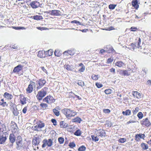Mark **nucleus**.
I'll return each mask as SVG.
<instances>
[{
  "label": "nucleus",
  "mask_w": 151,
  "mask_h": 151,
  "mask_svg": "<svg viewBox=\"0 0 151 151\" xmlns=\"http://www.w3.org/2000/svg\"><path fill=\"white\" fill-rule=\"evenodd\" d=\"M24 142L22 140V138L20 136H18L17 137L16 142L17 150H20L24 148L25 147Z\"/></svg>",
  "instance_id": "1"
},
{
  "label": "nucleus",
  "mask_w": 151,
  "mask_h": 151,
  "mask_svg": "<svg viewBox=\"0 0 151 151\" xmlns=\"http://www.w3.org/2000/svg\"><path fill=\"white\" fill-rule=\"evenodd\" d=\"M48 88L46 87L42 88L40 91H39L37 95V99L39 100H41L47 94Z\"/></svg>",
  "instance_id": "2"
},
{
  "label": "nucleus",
  "mask_w": 151,
  "mask_h": 151,
  "mask_svg": "<svg viewBox=\"0 0 151 151\" xmlns=\"http://www.w3.org/2000/svg\"><path fill=\"white\" fill-rule=\"evenodd\" d=\"M62 112L66 116L70 117L74 116L76 114V113L73 110H70L68 109H65L62 110Z\"/></svg>",
  "instance_id": "3"
},
{
  "label": "nucleus",
  "mask_w": 151,
  "mask_h": 151,
  "mask_svg": "<svg viewBox=\"0 0 151 151\" xmlns=\"http://www.w3.org/2000/svg\"><path fill=\"white\" fill-rule=\"evenodd\" d=\"M8 134L6 132L0 133V144H4L7 139Z\"/></svg>",
  "instance_id": "4"
},
{
  "label": "nucleus",
  "mask_w": 151,
  "mask_h": 151,
  "mask_svg": "<svg viewBox=\"0 0 151 151\" xmlns=\"http://www.w3.org/2000/svg\"><path fill=\"white\" fill-rule=\"evenodd\" d=\"M44 123L40 122H37V125L35 126L34 130L37 131H40L42 130L41 128L44 127Z\"/></svg>",
  "instance_id": "5"
},
{
  "label": "nucleus",
  "mask_w": 151,
  "mask_h": 151,
  "mask_svg": "<svg viewBox=\"0 0 151 151\" xmlns=\"http://www.w3.org/2000/svg\"><path fill=\"white\" fill-rule=\"evenodd\" d=\"M43 101L46 102L48 104H51L55 101V99L50 95L47 96L43 99Z\"/></svg>",
  "instance_id": "6"
},
{
  "label": "nucleus",
  "mask_w": 151,
  "mask_h": 151,
  "mask_svg": "<svg viewBox=\"0 0 151 151\" xmlns=\"http://www.w3.org/2000/svg\"><path fill=\"white\" fill-rule=\"evenodd\" d=\"M43 143L42 147H45L46 145H47L49 147L51 146L52 145L53 142L51 139H49L48 140L45 139L43 140Z\"/></svg>",
  "instance_id": "7"
},
{
  "label": "nucleus",
  "mask_w": 151,
  "mask_h": 151,
  "mask_svg": "<svg viewBox=\"0 0 151 151\" xmlns=\"http://www.w3.org/2000/svg\"><path fill=\"white\" fill-rule=\"evenodd\" d=\"M140 124L142 125L147 127H150L151 125V123L147 118L143 119L141 121H140Z\"/></svg>",
  "instance_id": "8"
},
{
  "label": "nucleus",
  "mask_w": 151,
  "mask_h": 151,
  "mask_svg": "<svg viewBox=\"0 0 151 151\" xmlns=\"http://www.w3.org/2000/svg\"><path fill=\"white\" fill-rule=\"evenodd\" d=\"M35 87V83L33 82H31L30 84L29 85L28 88H27V91L29 93L32 92L33 88Z\"/></svg>",
  "instance_id": "9"
},
{
  "label": "nucleus",
  "mask_w": 151,
  "mask_h": 151,
  "mask_svg": "<svg viewBox=\"0 0 151 151\" xmlns=\"http://www.w3.org/2000/svg\"><path fill=\"white\" fill-rule=\"evenodd\" d=\"M39 86L37 87L38 89L41 88L46 83V81L44 79H40L37 81Z\"/></svg>",
  "instance_id": "10"
},
{
  "label": "nucleus",
  "mask_w": 151,
  "mask_h": 151,
  "mask_svg": "<svg viewBox=\"0 0 151 151\" xmlns=\"http://www.w3.org/2000/svg\"><path fill=\"white\" fill-rule=\"evenodd\" d=\"M7 129L6 125L4 123H2L0 122V132H6Z\"/></svg>",
  "instance_id": "11"
},
{
  "label": "nucleus",
  "mask_w": 151,
  "mask_h": 151,
  "mask_svg": "<svg viewBox=\"0 0 151 151\" xmlns=\"http://www.w3.org/2000/svg\"><path fill=\"white\" fill-rule=\"evenodd\" d=\"M23 66L21 65H19L15 67L13 70L14 73H17L22 70Z\"/></svg>",
  "instance_id": "12"
},
{
  "label": "nucleus",
  "mask_w": 151,
  "mask_h": 151,
  "mask_svg": "<svg viewBox=\"0 0 151 151\" xmlns=\"http://www.w3.org/2000/svg\"><path fill=\"white\" fill-rule=\"evenodd\" d=\"M31 7L34 9L37 8L40 5V3L37 1H32L30 4Z\"/></svg>",
  "instance_id": "13"
},
{
  "label": "nucleus",
  "mask_w": 151,
  "mask_h": 151,
  "mask_svg": "<svg viewBox=\"0 0 151 151\" xmlns=\"http://www.w3.org/2000/svg\"><path fill=\"white\" fill-rule=\"evenodd\" d=\"M37 56L40 58H43L45 57V51L42 50L39 51Z\"/></svg>",
  "instance_id": "14"
},
{
  "label": "nucleus",
  "mask_w": 151,
  "mask_h": 151,
  "mask_svg": "<svg viewBox=\"0 0 151 151\" xmlns=\"http://www.w3.org/2000/svg\"><path fill=\"white\" fill-rule=\"evenodd\" d=\"M9 139L10 142L12 143V145L13 143L15 142V140L14 135L13 134H11L9 136Z\"/></svg>",
  "instance_id": "15"
},
{
  "label": "nucleus",
  "mask_w": 151,
  "mask_h": 151,
  "mask_svg": "<svg viewBox=\"0 0 151 151\" xmlns=\"http://www.w3.org/2000/svg\"><path fill=\"white\" fill-rule=\"evenodd\" d=\"M20 102L22 104L24 105L26 104V99L25 97L22 95H20Z\"/></svg>",
  "instance_id": "16"
},
{
  "label": "nucleus",
  "mask_w": 151,
  "mask_h": 151,
  "mask_svg": "<svg viewBox=\"0 0 151 151\" xmlns=\"http://www.w3.org/2000/svg\"><path fill=\"white\" fill-rule=\"evenodd\" d=\"M132 4L134 8L137 9L139 7L137 0H133L132 2Z\"/></svg>",
  "instance_id": "17"
},
{
  "label": "nucleus",
  "mask_w": 151,
  "mask_h": 151,
  "mask_svg": "<svg viewBox=\"0 0 151 151\" xmlns=\"http://www.w3.org/2000/svg\"><path fill=\"white\" fill-rule=\"evenodd\" d=\"M115 65L119 67H122L124 65V63L121 61L116 62L114 63Z\"/></svg>",
  "instance_id": "18"
},
{
  "label": "nucleus",
  "mask_w": 151,
  "mask_h": 151,
  "mask_svg": "<svg viewBox=\"0 0 151 151\" xmlns=\"http://www.w3.org/2000/svg\"><path fill=\"white\" fill-rule=\"evenodd\" d=\"M40 142V139L38 137H35L33 140L32 143L33 145H36L38 144Z\"/></svg>",
  "instance_id": "19"
},
{
  "label": "nucleus",
  "mask_w": 151,
  "mask_h": 151,
  "mask_svg": "<svg viewBox=\"0 0 151 151\" xmlns=\"http://www.w3.org/2000/svg\"><path fill=\"white\" fill-rule=\"evenodd\" d=\"M4 96L5 98L7 99H11L13 97V96L11 94L7 92H5L4 93Z\"/></svg>",
  "instance_id": "20"
},
{
  "label": "nucleus",
  "mask_w": 151,
  "mask_h": 151,
  "mask_svg": "<svg viewBox=\"0 0 151 151\" xmlns=\"http://www.w3.org/2000/svg\"><path fill=\"white\" fill-rule=\"evenodd\" d=\"M64 67L68 70H72L74 69L73 66L72 65H65Z\"/></svg>",
  "instance_id": "21"
},
{
  "label": "nucleus",
  "mask_w": 151,
  "mask_h": 151,
  "mask_svg": "<svg viewBox=\"0 0 151 151\" xmlns=\"http://www.w3.org/2000/svg\"><path fill=\"white\" fill-rule=\"evenodd\" d=\"M133 96L137 99L141 98V95L137 91H134L133 94Z\"/></svg>",
  "instance_id": "22"
},
{
  "label": "nucleus",
  "mask_w": 151,
  "mask_h": 151,
  "mask_svg": "<svg viewBox=\"0 0 151 151\" xmlns=\"http://www.w3.org/2000/svg\"><path fill=\"white\" fill-rule=\"evenodd\" d=\"M12 111L13 114L15 116H17L18 115L19 112L17 110V107L13 108L11 109Z\"/></svg>",
  "instance_id": "23"
},
{
  "label": "nucleus",
  "mask_w": 151,
  "mask_h": 151,
  "mask_svg": "<svg viewBox=\"0 0 151 151\" xmlns=\"http://www.w3.org/2000/svg\"><path fill=\"white\" fill-rule=\"evenodd\" d=\"M131 111L129 109L125 111H123L122 112V114L125 116L129 115L131 114Z\"/></svg>",
  "instance_id": "24"
},
{
  "label": "nucleus",
  "mask_w": 151,
  "mask_h": 151,
  "mask_svg": "<svg viewBox=\"0 0 151 151\" xmlns=\"http://www.w3.org/2000/svg\"><path fill=\"white\" fill-rule=\"evenodd\" d=\"M60 126L61 128H65L68 126V124L64 121L60 122Z\"/></svg>",
  "instance_id": "25"
},
{
  "label": "nucleus",
  "mask_w": 151,
  "mask_h": 151,
  "mask_svg": "<svg viewBox=\"0 0 151 151\" xmlns=\"http://www.w3.org/2000/svg\"><path fill=\"white\" fill-rule=\"evenodd\" d=\"M33 19L37 20H40L43 19L42 16L40 15H35L33 17Z\"/></svg>",
  "instance_id": "26"
},
{
  "label": "nucleus",
  "mask_w": 151,
  "mask_h": 151,
  "mask_svg": "<svg viewBox=\"0 0 151 151\" xmlns=\"http://www.w3.org/2000/svg\"><path fill=\"white\" fill-rule=\"evenodd\" d=\"M141 146L144 150L147 149L148 148V145L145 143H142L141 144Z\"/></svg>",
  "instance_id": "27"
},
{
  "label": "nucleus",
  "mask_w": 151,
  "mask_h": 151,
  "mask_svg": "<svg viewBox=\"0 0 151 151\" xmlns=\"http://www.w3.org/2000/svg\"><path fill=\"white\" fill-rule=\"evenodd\" d=\"M54 53L55 56L57 57H59L61 55V52L58 50H55Z\"/></svg>",
  "instance_id": "28"
},
{
  "label": "nucleus",
  "mask_w": 151,
  "mask_h": 151,
  "mask_svg": "<svg viewBox=\"0 0 151 151\" xmlns=\"http://www.w3.org/2000/svg\"><path fill=\"white\" fill-rule=\"evenodd\" d=\"M81 121V119L78 117H76L72 119V121L74 122H77L80 123Z\"/></svg>",
  "instance_id": "29"
},
{
  "label": "nucleus",
  "mask_w": 151,
  "mask_h": 151,
  "mask_svg": "<svg viewBox=\"0 0 151 151\" xmlns=\"http://www.w3.org/2000/svg\"><path fill=\"white\" fill-rule=\"evenodd\" d=\"M122 73L124 76H128L130 74V73L127 70H124L122 72Z\"/></svg>",
  "instance_id": "30"
},
{
  "label": "nucleus",
  "mask_w": 151,
  "mask_h": 151,
  "mask_svg": "<svg viewBox=\"0 0 151 151\" xmlns=\"http://www.w3.org/2000/svg\"><path fill=\"white\" fill-rule=\"evenodd\" d=\"M56 108L55 109H54L53 110V111L54 114L57 116H58L60 115L59 111H58V110L56 109Z\"/></svg>",
  "instance_id": "31"
},
{
  "label": "nucleus",
  "mask_w": 151,
  "mask_h": 151,
  "mask_svg": "<svg viewBox=\"0 0 151 151\" xmlns=\"http://www.w3.org/2000/svg\"><path fill=\"white\" fill-rule=\"evenodd\" d=\"M81 134V132L80 129L76 130L74 133V134L76 136H80Z\"/></svg>",
  "instance_id": "32"
},
{
  "label": "nucleus",
  "mask_w": 151,
  "mask_h": 151,
  "mask_svg": "<svg viewBox=\"0 0 151 151\" xmlns=\"http://www.w3.org/2000/svg\"><path fill=\"white\" fill-rule=\"evenodd\" d=\"M92 78L94 80H96L99 78V76L98 75H95L93 74L91 76Z\"/></svg>",
  "instance_id": "33"
},
{
  "label": "nucleus",
  "mask_w": 151,
  "mask_h": 151,
  "mask_svg": "<svg viewBox=\"0 0 151 151\" xmlns=\"http://www.w3.org/2000/svg\"><path fill=\"white\" fill-rule=\"evenodd\" d=\"M137 116L139 119H141L143 117V115L142 112H140L138 113Z\"/></svg>",
  "instance_id": "34"
},
{
  "label": "nucleus",
  "mask_w": 151,
  "mask_h": 151,
  "mask_svg": "<svg viewBox=\"0 0 151 151\" xmlns=\"http://www.w3.org/2000/svg\"><path fill=\"white\" fill-rule=\"evenodd\" d=\"M59 142L60 144H63L64 141V139L62 137H60L58 139Z\"/></svg>",
  "instance_id": "35"
},
{
  "label": "nucleus",
  "mask_w": 151,
  "mask_h": 151,
  "mask_svg": "<svg viewBox=\"0 0 151 151\" xmlns=\"http://www.w3.org/2000/svg\"><path fill=\"white\" fill-rule=\"evenodd\" d=\"M9 105L11 106L10 108L11 109L17 107L16 105L15 104L11 102L9 103Z\"/></svg>",
  "instance_id": "36"
},
{
  "label": "nucleus",
  "mask_w": 151,
  "mask_h": 151,
  "mask_svg": "<svg viewBox=\"0 0 151 151\" xmlns=\"http://www.w3.org/2000/svg\"><path fill=\"white\" fill-rule=\"evenodd\" d=\"M137 135L139 136V138L142 139H144L145 137V134H137Z\"/></svg>",
  "instance_id": "37"
},
{
  "label": "nucleus",
  "mask_w": 151,
  "mask_h": 151,
  "mask_svg": "<svg viewBox=\"0 0 151 151\" xmlns=\"http://www.w3.org/2000/svg\"><path fill=\"white\" fill-rule=\"evenodd\" d=\"M86 147L84 146H82L78 149V150L80 151H83L85 150Z\"/></svg>",
  "instance_id": "38"
},
{
  "label": "nucleus",
  "mask_w": 151,
  "mask_h": 151,
  "mask_svg": "<svg viewBox=\"0 0 151 151\" xmlns=\"http://www.w3.org/2000/svg\"><path fill=\"white\" fill-rule=\"evenodd\" d=\"M47 52H48V55L49 56H50L52 55L53 52V51L52 50L50 49L48 50Z\"/></svg>",
  "instance_id": "39"
},
{
  "label": "nucleus",
  "mask_w": 151,
  "mask_h": 151,
  "mask_svg": "<svg viewBox=\"0 0 151 151\" xmlns=\"http://www.w3.org/2000/svg\"><path fill=\"white\" fill-rule=\"evenodd\" d=\"M139 110V109L138 107H136L135 108V109L133 111V114H135L138 112Z\"/></svg>",
  "instance_id": "40"
},
{
  "label": "nucleus",
  "mask_w": 151,
  "mask_h": 151,
  "mask_svg": "<svg viewBox=\"0 0 151 151\" xmlns=\"http://www.w3.org/2000/svg\"><path fill=\"white\" fill-rule=\"evenodd\" d=\"M116 6V5L115 4H110L109 6V8L110 9H113L115 8Z\"/></svg>",
  "instance_id": "41"
},
{
  "label": "nucleus",
  "mask_w": 151,
  "mask_h": 151,
  "mask_svg": "<svg viewBox=\"0 0 151 151\" xmlns=\"http://www.w3.org/2000/svg\"><path fill=\"white\" fill-rule=\"evenodd\" d=\"M105 93L107 94H109L111 93V90L110 89H107L105 90Z\"/></svg>",
  "instance_id": "42"
},
{
  "label": "nucleus",
  "mask_w": 151,
  "mask_h": 151,
  "mask_svg": "<svg viewBox=\"0 0 151 151\" xmlns=\"http://www.w3.org/2000/svg\"><path fill=\"white\" fill-rule=\"evenodd\" d=\"M37 28L40 30H46L48 29V28L46 27H37Z\"/></svg>",
  "instance_id": "43"
},
{
  "label": "nucleus",
  "mask_w": 151,
  "mask_h": 151,
  "mask_svg": "<svg viewBox=\"0 0 151 151\" xmlns=\"http://www.w3.org/2000/svg\"><path fill=\"white\" fill-rule=\"evenodd\" d=\"M91 137L93 140H95V141H98L99 140V138L97 136L94 135H91Z\"/></svg>",
  "instance_id": "44"
},
{
  "label": "nucleus",
  "mask_w": 151,
  "mask_h": 151,
  "mask_svg": "<svg viewBox=\"0 0 151 151\" xmlns=\"http://www.w3.org/2000/svg\"><path fill=\"white\" fill-rule=\"evenodd\" d=\"M77 84L81 86H83L84 85V82L81 81H79L77 83Z\"/></svg>",
  "instance_id": "45"
},
{
  "label": "nucleus",
  "mask_w": 151,
  "mask_h": 151,
  "mask_svg": "<svg viewBox=\"0 0 151 151\" xmlns=\"http://www.w3.org/2000/svg\"><path fill=\"white\" fill-rule=\"evenodd\" d=\"M126 141V139L124 138H120L119 140V142L121 143H123Z\"/></svg>",
  "instance_id": "46"
},
{
  "label": "nucleus",
  "mask_w": 151,
  "mask_h": 151,
  "mask_svg": "<svg viewBox=\"0 0 151 151\" xmlns=\"http://www.w3.org/2000/svg\"><path fill=\"white\" fill-rule=\"evenodd\" d=\"M96 85L98 88H100L103 86L102 84L99 83H96Z\"/></svg>",
  "instance_id": "47"
},
{
  "label": "nucleus",
  "mask_w": 151,
  "mask_h": 151,
  "mask_svg": "<svg viewBox=\"0 0 151 151\" xmlns=\"http://www.w3.org/2000/svg\"><path fill=\"white\" fill-rule=\"evenodd\" d=\"M67 53L69 54L70 55H73L75 53V51L73 50L72 51L71 50H68L67 51Z\"/></svg>",
  "instance_id": "48"
},
{
  "label": "nucleus",
  "mask_w": 151,
  "mask_h": 151,
  "mask_svg": "<svg viewBox=\"0 0 151 151\" xmlns=\"http://www.w3.org/2000/svg\"><path fill=\"white\" fill-rule=\"evenodd\" d=\"M103 112L105 113H109L110 112V110L108 109H104L103 110Z\"/></svg>",
  "instance_id": "49"
},
{
  "label": "nucleus",
  "mask_w": 151,
  "mask_h": 151,
  "mask_svg": "<svg viewBox=\"0 0 151 151\" xmlns=\"http://www.w3.org/2000/svg\"><path fill=\"white\" fill-rule=\"evenodd\" d=\"M14 28L16 29H26V28L24 27H13Z\"/></svg>",
  "instance_id": "50"
},
{
  "label": "nucleus",
  "mask_w": 151,
  "mask_h": 151,
  "mask_svg": "<svg viewBox=\"0 0 151 151\" xmlns=\"http://www.w3.org/2000/svg\"><path fill=\"white\" fill-rule=\"evenodd\" d=\"M40 106L43 108H46L47 107V105L45 103H41L40 104Z\"/></svg>",
  "instance_id": "51"
},
{
  "label": "nucleus",
  "mask_w": 151,
  "mask_h": 151,
  "mask_svg": "<svg viewBox=\"0 0 151 151\" xmlns=\"http://www.w3.org/2000/svg\"><path fill=\"white\" fill-rule=\"evenodd\" d=\"M51 122L53 123L54 125L55 126L57 124V122L55 119H51Z\"/></svg>",
  "instance_id": "52"
},
{
  "label": "nucleus",
  "mask_w": 151,
  "mask_h": 151,
  "mask_svg": "<svg viewBox=\"0 0 151 151\" xmlns=\"http://www.w3.org/2000/svg\"><path fill=\"white\" fill-rule=\"evenodd\" d=\"M69 146L71 147H73L75 146V145L74 142H72L69 143Z\"/></svg>",
  "instance_id": "53"
},
{
  "label": "nucleus",
  "mask_w": 151,
  "mask_h": 151,
  "mask_svg": "<svg viewBox=\"0 0 151 151\" xmlns=\"http://www.w3.org/2000/svg\"><path fill=\"white\" fill-rule=\"evenodd\" d=\"M58 12V10H52L51 12V13L52 14H53L54 15H57V13Z\"/></svg>",
  "instance_id": "54"
},
{
  "label": "nucleus",
  "mask_w": 151,
  "mask_h": 151,
  "mask_svg": "<svg viewBox=\"0 0 151 151\" xmlns=\"http://www.w3.org/2000/svg\"><path fill=\"white\" fill-rule=\"evenodd\" d=\"M0 105L5 106L7 105V104L6 102H0Z\"/></svg>",
  "instance_id": "55"
},
{
  "label": "nucleus",
  "mask_w": 151,
  "mask_h": 151,
  "mask_svg": "<svg viewBox=\"0 0 151 151\" xmlns=\"http://www.w3.org/2000/svg\"><path fill=\"white\" fill-rule=\"evenodd\" d=\"M85 67L84 66H83L80 69H79V70L80 72H83L85 70Z\"/></svg>",
  "instance_id": "56"
},
{
  "label": "nucleus",
  "mask_w": 151,
  "mask_h": 151,
  "mask_svg": "<svg viewBox=\"0 0 151 151\" xmlns=\"http://www.w3.org/2000/svg\"><path fill=\"white\" fill-rule=\"evenodd\" d=\"M113 59L112 58H109L107 60V63H111L113 61Z\"/></svg>",
  "instance_id": "57"
},
{
  "label": "nucleus",
  "mask_w": 151,
  "mask_h": 151,
  "mask_svg": "<svg viewBox=\"0 0 151 151\" xmlns=\"http://www.w3.org/2000/svg\"><path fill=\"white\" fill-rule=\"evenodd\" d=\"M135 139L137 141H139L140 140V138L139 136L137 135V134H136L135 136Z\"/></svg>",
  "instance_id": "58"
},
{
  "label": "nucleus",
  "mask_w": 151,
  "mask_h": 151,
  "mask_svg": "<svg viewBox=\"0 0 151 151\" xmlns=\"http://www.w3.org/2000/svg\"><path fill=\"white\" fill-rule=\"evenodd\" d=\"M100 134H99V135L100 136L103 137V136H105V134L104 132H103V131L101 132H100Z\"/></svg>",
  "instance_id": "59"
},
{
  "label": "nucleus",
  "mask_w": 151,
  "mask_h": 151,
  "mask_svg": "<svg viewBox=\"0 0 151 151\" xmlns=\"http://www.w3.org/2000/svg\"><path fill=\"white\" fill-rule=\"evenodd\" d=\"M140 43H141V39H140V38H139V42H138V45H139V46L138 47H137L139 49H141V47L139 46V44Z\"/></svg>",
  "instance_id": "60"
},
{
  "label": "nucleus",
  "mask_w": 151,
  "mask_h": 151,
  "mask_svg": "<svg viewBox=\"0 0 151 151\" xmlns=\"http://www.w3.org/2000/svg\"><path fill=\"white\" fill-rule=\"evenodd\" d=\"M131 46L132 47V48L133 50H134L136 46L133 43H132L131 45Z\"/></svg>",
  "instance_id": "61"
},
{
  "label": "nucleus",
  "mask_w": 151,
  "mask_h": 151,
  "mask_svg": "<svg viewBox=\"0 0 151 151\" xmlns=\"http://www.w3.org/2000/svg\"><path fill=\"white\" fill-rule=\"evenodd\" d=\"M110 71L111 72H113L114 73H115V69L113 68H111L110 70Z\"/></svg>",
  "instance_id": "62"
},
{
  "label": "nucleus",
  "mask_w": 151,
  "mask_h": 151,
  "mask_svg": "<svg viewBox=\"0 0 151 151\" xmlns=\"http://www.w3.org/2000/svg\"><path fill=\"white\" fill-rule=\"evenodd\" d=\"M27 111V108L26 107H24L22 110V112L24 114L26 113Z\"/></svg>",
  "instance_id": "63"
},
{
  "label": "nucleus",
  "mask_w": 151,
  "mask_h": 151,
  "mask_svg": "<svg viewBox=\"0 0 151 151\" xmlns=\"http://www.w3.org/2000/svg\"><path fill=\"white\" fill-rule=\"evenodd\" d=\"M41 68L42 70L45 72L47 73V71L45 69V68L44 67H41Z\"/></svg>",
  "instance_id": "64"
}]
</instances>
